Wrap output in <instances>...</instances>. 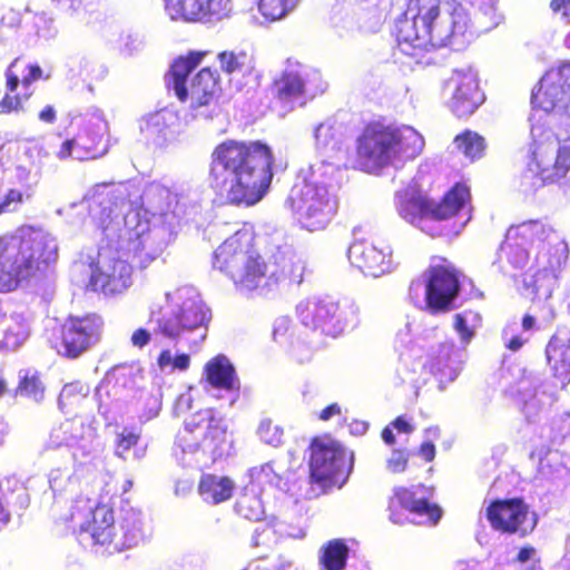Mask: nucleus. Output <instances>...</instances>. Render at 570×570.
<instances>
[{
  "mask_svg": "<svg viewBox=\"0 0 570 570\" xmlns=\"http://www.w3.org/2000/svg\"><path fill=\"white\" fill-rule=\"evenodd\" d=\"M165 9L175 20L216 22L229 17L232 0H164Z\"/></svg>",
  "mask_w": 570,
  "mask_h": 570,
  "instance_id": "412c9836",
  "label": "nucleus"
},
{
  "mask_svg": "<svg viewBox=\"0 0 570 570\" xmlns=\"http://www.w3.org/2000/svg\"><path fill=\"white\" fill-rule=\"evenodd\" d=\"M7 385L3 379H0V396L4 394Z\"/></svg>",
  "mask_w": 570,
  "mask_h": 570,
  "instance_id": "0e129e2a",
  "label": "nucleus"
},
{
  "mask_svg": "<svg viewBox=\"0 0 570 570\" xmlns=\"http://www.w3.org/2000/svg\"><path fill=\"white\" fill-rule=\"evenodd\" d=\"M302 324L312 330L320 331L326 336L335 337L344 331L346 317L337 302L323 298L297 307Z\"/></svg>",
  "mask_w": 570,
  "mask_h": 570,
  "instance_id": "4be33fe9",
  "label": "nucleus"
},
{
  "mask_svg": "<svg viewBox=\"0 0 570 570\" xmlns=\"http://www.w3.org/2000/svg\"><path fill=\"white\" fill-rule=\"evenodd\" d=\"M69 520L81 532L88 533L95 547L108 553L120 552L137 543L141 534V520L130 512L120 523L119 533L115 522L114 509L79 494L70 507Z\"/></svg>",
  "mask_w": 570,
  "mask_h": 570,
  "instance_id": "423d86ee",
  "label": "nucleus"
},
{
  "mask_svg": "<svg viewBox=\"0 0 570 570\" xmlns=\"http://www.w3.org/2000/svg\"><path fill=\"white\" fill-rule=\"evenodd\" d=\"M409 463V453L403 449H395L387 460V468L393 473L404 472Z\"/></svg>",
  "mask_w": 570,
  "mask_h": 570,
  "instance_id": "49530a36",
  "label": "nucleus"
},
{
  "mask_svg": "<svg viewBox=\"0 0 570 570\" xmlns=\"http://www.w3.org/2000/svg\"><path fill=\"white\" fill-rule=\"evenodd\" d=\"M535 240L542 243L541 250L548 255L549 267L535 272L524 285L533 298H549L552 295V279L557 278L556 273L568 261L569 249L566 242L542 222L527 220L508 229L504 249L511 265L523 267L529 261V252L524 246Z\"/></svg>",
  "mask_w": 570,
  "mask_h": 570,
  "instance_id": "39448f33",
  "label": "nucleus"
},
{
  "mask_svg": "<svg viewBox=\"0 0 570 570\" xmlns=\"http://www.w3.org/2000/svg\"><path fill=\"white\" fill-rule=\"evenodd\" d=\"M348 558V547L343 539L327 541L320 556V564L324 570H344Z\"/></svg>",
  "mask_w": 570,
  "mask_h": 570,
  "instance_id": "2f4dec72",
  "label": "nucleus"
},
{
  "mask_svg": "<svg viewBox=\"0 0 570 570\" xmlns=\"http://www.w3.org/2000/svg\"><path fill=\"white\" fill-rule=\"evenodd\" d=\"M453 141L456 149L471 160L481 158L485 153V139L475 131L466 129L456 135Z\"/></svg>",
  "mask_w": 570,
  "mask_h": 570,
  "instance_id": "f704fd0d",
  "label": "nucleus"
},
{
  "mask_svg": "<svg viewBox=\"0 0 570 570\" xmlns=\"http://www.w3.org/2000/svg\"><path fill=\"white\" fill-rule=\"evenodd\" d=\"M105 125L98 121L92 124L88 121L78 130V160L95 159L106 153L102 144Z\"/></svg>",
  "mask_w": 570,
  "mask_h": 570,
  "instance_id": "7c9ffc66",
  "label": "nucleus"
},
{
  "mask_svg": "<svg viewBox=\"0 0 570 570\" xmlns=\"http://www.w3.org/2000/svg\"><path fill=\"white\" fill-rule=\"evenodd\" d=\"M461 292L460 272L443 256H433L425 271V305L431 314L454 308Z\"/></svg>",
  "mask_w": 570,
  "mask_h": 570,
  "instance_id": "ddd939ff",
  "label": "nucleus"
},
{
  "mask_svg": "<svg viewBox=\"0 0 570 570\" xmlns=\"http://www.w3.org/2000/svg\"><path fill=\"white\" fill-rule=\"evenodd\" d=\"M132 268L120 256L106 257L97 266L90 277V284L96 291L106 295H116L125 292L131 284Z\"/></svg>",
  "mask_w": 570,
  "mask_h": 570,
  "instance_id": "393cba45",
  "label": "nucleus"
},
{
  "mask_svg": "<svg viewBox=\"0 0 570 570\" xmlns=\"http://www.w3.org/2000/svg\"><path fill=\"white\" fill-rule=\"evenodd\" d=\"M391 426L395 429L399 433L409 434L413 432V426L407 422V420L403 415L395 417L391 422Z\"/></svg>",
  "mask_w": 570,
  "mask_h": 570,
  "instance_id": "6e6d98bb",
  "label": "nucleus"
},
{
  "mask_svg": "<svg viewBox=\"0 0 570 570\" xmlns=\"http://www.w3.org/2000/svg\"><path fill=\"white\" fill-rule=\"evenodd\" d=\"M419 454L425 462H432L435 458V445L431 441L423 442L419 448Z\"/></svg>",
  "mask_w": 570,
  "mask_h": 570,
  "instance_id": "603ef678",
  "label": "nucleus"
},
{
  "mask_svg": "<svg viewBox=\"0 0 570 570\" xmlns=\"http://www.w3.org/2000/svg\"><path fill=\"white\" fill-rule=\"evenodd\" d=\"M491 529L501 534L525 538L538 524V515L521 497L494 499L485 508Z\"/></svg>",
  "mask_w": 570,
  "mask_h": 570,
  "instance_id": "4468645a",
  "label": "nucleus"
},
{
  "mask_svg": "<svg viewBox=\"0 0 570 570\" xmlns=\"http://www.w3.org/2000/svg\"><path fill=\"white\" fill-rule=\"evenodd\" d=\"M235 511L249 521H259L264 518L263 502L254 490H243L235 502Z\"/></svg>",
  "mask_w": 570,
  "mask_h": 570,
  "instance_id": "473e14b6",
  "label": "nucleus"
},
{
  "mask_svg": "<svg viewBox=\"0 0 570 570\" xmlns=\"http://www.w3.org/2000/svg\"><path fill=\"white\" fill-rule=\"evenodd\" d=\"M399 214L406 222L419 226L432 237H448L459 234L456 226L432 224V199L414 191H405L399 200Z\"/></svg>",
  "mask_w": 570,
  "mask_h": 570,
  "instance_id": "5701e85b",
  "label": "nucleus"
},
{
  "mask_svg": "<svg viewBox=\"0 0 570 570\" xmlns=\"http://www.w3.org/2000/svg\"><path fill=\"white\" fill-rule=\"evenodd\" d=\"M342 410L337 403H331L318 413L321 421H328L334 416L341 415Z\"/></svg>",
  "mask_w": 570,
  "mask_h": 570,
  "instance_id": "864d4df0",
  "label": "nucleus"
},
{
  "mask_svg": "<svg viewBox=\"0 0 570 570\" xmlns=\"http://www.w3.org/2000/svg\"><path fill=\"white\" fill-rule=\"evenodd\" d=\"M423 137L412 127L397 126L384 118L365 124L355 140L354 167L373 173L417 157Z\"/></svg>",
  "mask_w": 570,
  "mask_h": 570,
  "instance_id": "20e7f679",
  "label": "nucleus"
},
{
  "mask_svg": "<svg viewBox=\"0 0 570 570\" xmlns=\"http://www.w3.org/2000/svg\"><path fill=\"white\" fill-rule=\"evenodd\" d=\"M235 482L228 476L216 473H202L197 484V492L204 502L220 504L232 499Z\"/></svg>",
  "mask_w": 570,
  "mask_h": 570,
  "instance_id": "c756f323",
  "label": "nucleus"
},
{
  "mask_svg": "<svg viewBox=\"0 0 570 570\" xmlns=\"http://www.w3.org/2000/svg\"><path fill=\"white\" fill-rule=\"evenodd\" d=\"M104 326L102 317L96 313L68 316L51 330L49 342L60 356L77 360L100 342Z\"/></svg>",
  "mask_w": 570,
  "mask_h": 570,
  "instance_id": "9d476101",
  "label": "nucleus"
},
{
  "mask_svg": "<svg viewBox=\"0 0 570 570\" xmlns=\"http://www.w3.org/2000/svg\"><path fill=\"white\" fill-rule=\"evenodd\" d=\"M157 364L160 368H164L168 365H173V356L170 354L169 350H163L158 357H157Z\"/></svg>",
  "mask_w": 570,
  "mask_h": 570,
  "instance_id": "bf43d9fd",
  "label": "nucleus"
},
{
  "mask_svg": "<svg viewBox=\"0 0 570 570\" xmlns=\"http://www.w3.org/2000/svg\"><path fill=\"white\" fill-rule=\"evenodd\" d=\"M533 108L561 111L570 118V61L547 71L531 95Z\"/></svg>",
  "mask_w": 570,
  "mask_h": 570,
  "instance_id": "f3484780",
  "label": "nucleus"
},
{
  "mask_svg": "<svg viewBox=\"0 0 570 570\" xmlns=\"http://www.w3.org/2000/svg\"><path fill=\"white\" fill-rule=\"evenodd\" d=\"M527 167L542 185L560 183L570 171V138L559 144L550 131L533 135Z\"/></svg>",
  "mask_w": 570,
  "mask_h": 570,
  "instance_id": "9b49d317",
  "label": "nucleus"
},
{
  "mask_svg": "<svg viewBox=\"0 0 570 570\" xmlns=\"http://www.w3.org/2000/svg\"><path fill=\"white\" fill-rule=\"evenodd\" d=\"M523 344H524V340L519 335H514L509 340V342L505 344V346L508 350H510L512 352H517L523 346Z\"/></svg>",
  "mask_w": 570,
  "mask_h": 570,
  "instance_id": "052dcab7",
  "label": "nucleus"
},
{
  "mask_svg": "<svg viewBox=\"0 0 570 570\" xmlns=\"http://www.w3.org/2000/svg\"><path fill=\"white\" fill-rule=\"evenodd\" d=\"M20 58H16L6 69V88L8 92L14 94L21 83L22 87L27 88L31 86L35 81L43 78L42 69L37 63H31L27 66L28 73L19 78V76L13 71L14 66L18 63ZM49 76H46L45 79H48Z\"/></svg>",
  "mask_w": 570,
  "mask_h": 570,
  "instance_id": "72a5a7b5",
  "label": "nucleus"
},
{
  "mask_svg": "<svg viewBox=\"0 0 570 570\" xmlns=\"http://www.w3.org/2000/svg\"><path fill=\"white\" fill-rule=\"evenodd\" d=\"M78 135L76 134L72 137H67L60 145L59 149L56 153L57 158L60 160L68 159L72 156L78 159V146H79Z\"/></svg>",
  "mask_w": 570,
  "mask_h": 570,
  "instance_id": "a18cd8bd",
  "label": "nucleus"
},
{
  "mask_svg": "<svg viewBox=\"0 0 570 570\" xmlns=\"http://www.w3.org/2000/svg\"><path fill=\"white\" fill-rule=\"evenodd\" d=\"M227 425L214 409L206 407L191 414L176 435V444L183 452L208 449L213 452L226 443Z\"/></svg>",
  "mask_w": 570,
  "mask_h": 570,
  "instance_id": "f8f14e48",
  "label": "nucleus"
},
{
  "mask_svg": "<svg viewBox=\"0 0 570 570\" xmlns=\"http://www.w3.org/2000/svg\"><path fill=\"white\" fill-rule=\"evenodd\" d=\"M534 317L529 315V314H525L523 317H522V328L524 331H530L534 327Z\"/></svg>",
  "mask_w": 570,
  "mask_h": 570,
  "instance_id": "e2e57ef3",
  "label": "nucleus"
},
{
  "mask_svg": "<svg viewBox=\"0 0 570 570\" xmlns=\"http://www.w3.org/2000/svg\"><path fill=\"white\" fill-rule=\"evenodd\" d=\"M299 2V0H259L258 10L269 21L284 18Z\"/></svg>",
  "mask_w": 570,
  "mask_h": 570,
  "instance_id": "e433bc0d",
  "label": "nucleus"
},
{
  "mask_svg": "<svg viewBox=\"0 0 570 570\" xmlns=\"http://www.w3.org/2000/svg\"><path fill=\"white\" fill-rule=\"evenodd\" d=\"M281 478L278 476V481L276 482V487H279Z\"/></svg>",
  "mask_w": 570,
  "mask_h": 570,
  "instance_id": "338daca9",
  "label": "nucleus"
},
{
  "mask_svg": "<svg viewBox=\"0 0 570 570\" xmlns=\"http://www.w3.org/2000/svg\"><path fill=\"white\" fill-rule=\"evenodd\" d=\"M206 56L207 51H188L173 60L166 75L167 88L175 92L179 101L190 100L193 109L209 106L222 92L218 71L210 67L202 68L187 86L188 76Z\"/></svg>",
  "mask_w": 570,
  "mask_h": 570,
  "instance_id": "6e6552de",
  "label": "nucleus"
},
{
  "mask_svg": "<svg viewBox=\"0 0 570 570\" xmlns=\"http://www.w3.org/2000/svg\"><path fill=\"white\" fill-rule=\"evenodd\" d=\"M453 327L463 343H469L474 336V330L468 325L465 317L460 313L453 316Z\"/></svg>",
  "mask_w": 570,
  "mask_h": 570,
  "instance_id": "de8ad7c7",
  "label": "nucleus"
},
{
  "mask_svg": "<svg viewBox=\"0 0 570 570\" xmlns=\"http://www.w3.org/2000/svg\"><path fill=\"white\" fill-rule=\"evenodd\" d=\"M470 203L469 187L463 183L454 184L439 202L432 200V224L435 226H456L460 232L464 224H456L453 219L470 207Z\"/></svg>",
  "mask_w": 570,
  "mask_h": 570,
  "instance_id": "a878e982",
  "label": "nucleus"
},
{
  "mask_svg": "<svg viewBox=\"0 0 570 570\" xmlns=\"http://www.w3.org/2000/svg\"><path fill=\"white\" fill-rule=\"evenodd\" d=\"M220 68L228 75H248L254 70L253 57L246 52L223 51L218 55Z\"/></svg>",
  "mask_w": 570,
  "mask_h": 570,
  "instance_id": "c9c22d12",
  "label": "nucleus"
},
{
  "mask_svg": "<svg viewBox=\"0 0 570 570\" xmlns=\"http://www.w3.org/2000/svg\"><path fill=\"white\" fill-rule=\"evenodd\" d=\"M547 363L562 384L570 383V334L554 333L546 346Z\"/></svg>",
  "mask_w": 570,
  "mask_h": 570,
  "instance_id": "bb28decb",
  "label": "nucleus"
},
{
  "mask_svg": "<svg viewBox=\"0 0 570 570\" xmlns=\"http://www.w3.org/2000/svg\"><path fill=\"white\" fill-rule=\"evenodd\" d=\"M299 197L301 223L307 230H324L336 217L337 200L325 187L306 184Z\"/></svg>",
  "mask_w": 570,
  "mask_h": 570,
  "instance_id": "a211bd4d",
  "label": "nucleus"
},
{
  "mask_svg": "<svg viewBox=\"0 0 570 570\" xmlns=\"http://www.w3.org/2000/svg\"><path fill=\"white\" fill-rule=\"evenodd\" d=\"M213 267L240 291L257 289L268 274V264L256 247L255 235L247 229L237 230L214 250Z\"/></svg>",
  "mask_w": 570,
  "mask_h": 570,
  "instance_id": "0eeeda50",
  "label": "nucleus"
},
{
  "mask_svg": "<svg viewBox=\"0 0 570 570\" xmlns=\"http://www.w3.org/2000/svg\"><path fill=\"white\" fill-rule=\"evenodd\" d=\"M209 321L210 309L197 298H186L175 307L160 309L151 318L156 324L154 333L170 341H177L200 327L206 328Z\"/></svg>",
  "mask_w": 570,
  "mask_h": 570,
  "instance_id": "2eb2a0df",
  "label": "nucleus"
},
{
  "mask_svg": "<svg viewBox=\"0 0 570 570\" xmlns=\"http://www.w3.org/2000/svg\"><path fill=\"white\" fill-rule=\"evenodd\" d=\"M419 489L424 490L423 484L413 487H396L387 500L389 519L395 524L410 522L409 515L425 518L431 525H436L442 518V509L428 497L419 495Z\"/></svg>",
  "mask_w": 570,
  "mask_h": 570,
  "instance_id": "dca6fc26",
  "label": "nucleus"
},
{
  "mask_svg": "<svg viewBox=\"0 0 570 570\" xmlns=\"http://www.w3.org/2000/svg\"><path fill=\"white\" fill-rule=\"evenodd\" d=\"M350 264L365 276L380 277L393 269L392 249L383 243L361 238L348 247Z\"/></svg>",
  "mask_w": 570,
  "mask_h": 570,
  "instance_id": "aec40b11",
  "label": "nucleus"
},
{
  "mask_svg": "<svg viewBox=\"0 0 570 570\" xmlns=\"http://www.w3.org/2000/svg\"><path fill=\"white\" fill-rule=\"evenodd\" d=\"M130 341L134 346L142 348L149 343L150 333L145 328H138L131 334Z\"/></svg>",
  "mask_w": 570,
  "mask_h": 570,
  "instance_id": "3c124183",
  "label": "nucleus"
},
{
  "mask_svg": "<svg viewBox=\"0 0 570 570\" xmlns=\"http://www.w3.org/2000/svg\"><path fill=\"white\" fill-rule=\"evenodd\" d=\"M77 440L73 433V424L66 421L51 431L50 442L52 448L69 446Z\"/></svg>",
  "mask_w": 570,
  "mask_h": 570,
  "instance_id": "79ce46f5",
  "label": "nucleus"
},
{
  "mask_svg": "<svg viewBox=\"0 0 570 570\" xmlns=\"http://www.w3.org/2000/svg\"><path fill=\"white\" fill-rule=\"evenodd\" d=\"M266 469L271 470V465L269 464H266L264 468H263V471H265Z\"/></svg>",
  "mask_w": 570,
  "mask_h": 570,
  "instance_id": "69168bd1",
  "label": "nucleus"
},
{
  "mask_svg": "<svg viewBox=\"0 0 570 570\" xmlns=\"http://www.w3.org/2000/svg\"><path fill=\"white\" fill-rule=\"evenodd\" d=\"M16 393L35 401L42 400L45 395V385L41 382L40 375L37 373L24 375L19 381Z\"/></svg>",
  "mask_w": 570,
  "mask_h": 570,
  "instance_id": "ea45409f",
  "label": "nucleus"
},
{
  "mask_svg": "<svg viewBox=\"0 0 570 570\" xmlns=\"http://www.w3.org/2000/svg\"><path fill=\"white\" fill-rule=\"evenodd\" d=\"M382 440L389 444L393 445L395 444V436L393 434V431L390 426H385L381 432Z\"/></svg>",
  "mask_w": 570,
  "mask_h": 570,
  "instance_id": "680f3d73",
  "label": "nucleus"
},
{
  "mask_svg": "<svg viewBox=\"0 0 570 570\" xmlns=\"http://www.w3.org/2000/svg\"><path fill=\"white\" fill-rule=\"evenodd\" d=\"M148 238L149 235L145 229L134 230L127 228L120 236L115 255L120 256L127 263L130 261L142 267L154 259V255L147 245Z\"/></svg>",
  "mask_w": 570,
  "mask_h": 570,
  "instance_id": "c85d7f7f",
  "label": "nucleus"
},
{
  "mask_svg": "<svg viewBox=\"0 0 570 570\" xmlns=\"http://www.w3.org/2000/svg\"><path fill=\"white\" fill-rule=\"evenodd\" d=\"M140 440V431L125 428L116 436V450L127 452L138 444Z\"/></svg>",
  "mask_w": 570,
  "mask_h": 570,
  "instance_id": "c03bdc74",
  "label": "nucleus"
},
{
  "mask_svg": "<svg viewBox=\"0 0 570 570\" xmlns=\"http://www.w3.org/2000/svg\"><path fill=\"white\" fill-rule=\"evenodd\" d=\"M39 120L46 124H53L57 120V112L52 105H46L38 114Z\"/></svg>",
  "mask_w": 570,
  "mask_h": 570,
  "instance_id": "5fc2aeb1",
  "label": "nucleus"
},
{
  "mask_svg": "<svg viewBox=\"0 0 570 570\" xmlns=\"http://www.w3.org/2000/svg\"><path fill=\"white\" fill-rule=\"evenodd\" d=\"M32 197L30 187L26 189L9 188L0 198V216L20 210L22 205Z\"/></svg>",
  "mask_w": 570,
  "mask_h": 570,
  "instance_id": "4c0bfd02",
  "label": "nucleus"
},
{
  "mask_svg": "<svg viewBox=\"0 0 570 570\" xmlns=\"http://www.w3.org/2000/svg\"><path fill=\"white\" fill-rule=\"evenodd\" d=\"M535 554V549L531 546H524L522 547L517 556H515V561L517 562H520V563H524L527 561H529L530 559H532Z\"/></svg>",
  "mask_w": 570,
  "mask_h": 570,
  "instance_id": "13d9d810",
  "label": "nucleus"
},
{
  "mask_svg": "<svg viewBox=\"0 0 570 570\" xmlns=\"http://www.w3.org/2000/svg\"><path fill=\"white\" fill-rule=\"evenodd\" d=\"M89 394V387L79 382L66 384L59 396V406L65 409L73 404L80 403Z\"/></svg>",
  "mask_w": 570,
  "mask_h": 570,
  "instance_id": "a19ab883",
  "label": "nucleus"
},
{
  "mask_svg": "<svg viewBox=\"0 0 570 570\" xmlns=\"http://www.w3.org/2000/svg\"><path fill=\"white\" fill-rule=\"evenodd\" d=\"M466 22V12L456 0H407L396 21V38L414 48L445 46L464 35Z\"/></svg>",
  "mask_w": 570,
  "mask_h": 570,
  "instance_id": "f03ea898",
  "label": "nucleus"
},
{
  "mask_svg": "<svg viewBox=\"0 0 570 570\" xmlns=\"http://www.w3.org/2000/svg\"><path fill=\"white\" fill-rule=\"evenodd\" d=\"M57 261V250L46 233L29 225L0 235V293L46 275Z\"/></svg>",
  "mask_w": 570,
  "mask_h": 570,
  "instance_id": "7ed1b4c3",
  "label": "nucleus"
},
{
  "mask_svg": "<svg viewBox=\"0 0 570 570\" xmlns=\"http://www.w3.org/2000/svg\"><path fill=\"white\" fill-rule=\"evenodd\" d=\"M190 365V357L188 354L181 353L173 357V370L186 371Z\"/></svg>",
  "mask_w": 570,
  "mask_h": 570,
  "instance_id": "4d7b16f0",
  "label": "nucleus"
},
{
  "mask_svg": "<svg viewBox=\"0 0 570 570\" xmlns=\"http://www.w3.org/2000/svg\"><path fill=\"white\" fill-rule=\"evenodd\" d=\"M308 450L309 482L323 490L343 487L353 470V453L330 434L314 436Z\"/></svg>",
  "mask_w": 570,
  "mask_h": 570,
  "instance_id": "1a4fd4ad",
  "label": "nucleus"
},
{
  "mask_svg": "<svg viewBox=\"0 0 570 570\" xmlns=\"http://www.w3.org/2000/svg\"><path fill=\"white\" fill-rule=\"evenodd\" d=\"M332 131H333V126L327 125V124H320L315 128V132H314L317 144H320L322 146L328 145L330 140L333 138Z\"/></svg>",
  "mask_w": 570,
  "mask_h": 570,
  "instance_id": "09e8293b",
  "label": "nucleus"
},
{
  "mask_svg": "<svg viewBox=\"0 0 570 570\" xmlns=\"http://www.w3.org/2000/svg\"><path fill=\"white\" fill-rule=\"evenodd\" d=\"M550 8L553 12L561 13L570 23V0H551Z\"/></svg>",
  "mask_w": 570,
  "mask_h": 570,
  "instance_id": "8fccbe9b",
  "label": "nucleus"
},
{
  "mask_svg": "<svg viewBox=\"0 0 570 570\" xmlns=\"http://www.w3.org/2000/svg\"><path fill=\"white\" fill-rule=\"evenodd\" d=\"M275 158L261 140L228 138L217 144L210 155V188L227 204L250 207L269 190Z\"/></svg>",
  "mask_w": 570,
  "mask_h": 570,
  "instance_id": "f257e3e1",
  "label": "nucleus"
},
{
  "mask_svg": "<svg viewBox=\"0 0 570 570\" xmlns=\"http://www.w3.org/2000/svg\"><path fill=\"white\" fill-rule=\"evenodd\" d=\"M257 435L262 442L274 448L284 443V430L272 419H263L257 428Z\"/></svg>",
  "mask_w": 570,
  "mask_h": 570,
  "instance_id": "58836bf2",
  "label": "nucleus"
},
{
  "mask_svg": "<svg viewBox=\"0 0 570 570\" xmlns=\"http://www.w3.org/2000/svg\"><path fill=\"white\" fill-rule=\"evenodd\" d=\"M31 94L21 97L17 94L7 92L0 100V115H10L12 112H21L24 110L23 100H28Z\"/></svg>",
  "mask_w": 570,
  "mask_h": 570,
  "instance_id": "37998d69",
  "label": "nucleus"
},
{
  "mask_svg": "<svg viewBox=\"0 0 570 570\" xmlns=\"http://www.w3.org/2000/svg\"><path fill=\"white\" fill-rule=\"evenodd\" d=\"M269 91L275 105L292 109L293 102L298 98L308 95L311 91L312 95L323 91V79L316 70L299 72L286 69L272 81Z\"/></svg>",
  "mask_w": 570,
  "mask_h": 570,
  "instance_id": "6ab92c4d",
  "label": "nucleus"
},
{
  "mask_svg": "<svg viewBox=\"0 0 570 570\" xmlns=\"http://www.w3.org/2000/svg\"><path fill=\"white\" fill-rule=\"evenodd\" d=\"M568 312L570 313V304L568 305Z\"/></svg>",
  "mask_w": 570,
  "mask_h": 570,
  "instance_id": "774afa93",
  "label": "nucleus"
},
{
  "mask_svg": "<svg viewBox=\"0 0 570 570\" xmlns=\"http://www.w3.org/2000/svg\"><path fill=\"white\" fill-rule=\"evenodd\" d=\"M449 83L453 87L450 109L458 118H468L484 102L480 82L471 71H455Z\"/></svg>",
  "mask_w": 570,
  "mask_h": 570,
  "instance_id": "b1692460",
  "label": "nucleus"
},
{
  "mask_svg": "<svg viewBox=\"0 0 570 570\" xmlns=\"http://www.w3.org/2000/svg\"><path fill=\"white\" fill-rule=\"evenodd\" d=\"M204 380L216 390L239 391L240 384L236 370L230 361L223 354L210 358L204 366Z\"/></svg>",
  "mask_w": 570,
  "mask_h": 570,
  "instance_id": "cd10ccee",
  "label": "nucleus"
}]
</instances>
